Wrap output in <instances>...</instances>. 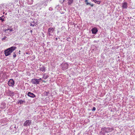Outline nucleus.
Segmentation results:
<instances>
[{"label":"nucleus","instance_id":"nucleus-11","mask_svg":"<svg viewBox=\"0 0 135 135\" xmlns=\"http://www.w3.org/2000/svg\"><path fill=\"white\" fill-rule=\"evenodd\" d=\"M25 102V100H23L21 99L18 100L17 102L18 104H22Z\"/></svg>","mask_w":135,"mask_h":135},{"label":"nucleus","instance_id":"nucleus-5","mask_svg":"<svg viewBox=\"0 0 135 135\" xmlns=\"http://www.w3.org/2000/svg\"><path fill=\"white\" fill-rule=\"evenodd\" d=\"M16 49L15 47L12 46L9 48V55L10 54V53L12 52L15 50Z\"/></svg>","mask_w":135,"mask_h":135},{"label":"nucleus","instance_id":"nucleus-33","mask_svg":"<svg viewBox=\"0 0 135 135\" xmlns=\"http://www.w3.org/2000/svg\"><path fill=\"white\" fill-rule=\"evenodd\" d=\"M45 6H46L47 5V4H45Z\"/></svg>","mask_w":135,"mask_h":135},{"label":"nucleus","instance_id":"nucleus-1","mask_svg":"<svg viewBox=\"0 0 135 135\" xmlns=\"http://www.w3.org/2000/svg\"><path fill=\"white\" fill-rule=\"evenodd\" d=\"M68 65L66 63H63L61 65L62 69L63 70H65L68 68Z\"/></svg>","mask_w":135,"mask_h":135},{"label":"nucleus","instance_id":"nucleus-7","mask_svg":"<svg viewBox=\"0 0 135 135\" xmlns=\"http://www.w3.org/2000/svg\"><path fill=\"white\" fill-rule=\"evenodd\" d=\"M14 82L13 79H10L9 80V86H14Z\"/></svg>","mask_w":135,"mask_h":135},{"label":"nucleus","instance_id":"nucleus-9","mask_svg":"<svg viewBox=\"0 0 135 135\" xmlns=\"http://www.w3.org/2000/svg\"><path fill=\"white\" fill-rule=\"evenodd\" d=\"M91 31H92V33L94 34H96L98 31L97 29L95 27L92 28Z\"/></svg>","mask_w":135,"mask_h":135},{"label":"nucleus","instance_id":"nucleus-8","mask_svg":"<svg viewBox=\"0 0 135 135\" xmlns=\"http://www.w3.org/2000/svg\"><path fill=\"white\" fill-rule=\"evenodd\" d=\"M27 95L29 97L32 98H34L36 97V95H35L33 93L29 92L28 93Z\"/></svg>","mask_w":135,"mask_h":135},{"label":"nucleus","instance_id":"nucleus-3","mask_svg":"<svg viewBox=\"0 0 135 135\" xmlns=\"http://www.w3.org/2000/svg\"><path fill=\"white\" fill-rule=\"evenodd\" d=\"M32 123L31 120H26L23 124V126H25L27 127L28 126H30Z\"/></svg>","mask_w":135,"mask_h":135},{"label":"nucleus","instance_id":"nucleus-26","mask_svg":"<svg viewBox=\"0 0 135 135\" xmlns=\"http://www.w3.org/2000/svg\"><path fill=\"white\" fill-rule=\"evenodd\" d=\"M9 31H13V30L12 29H9Z\"/></svg>","mask_w":135,"mask_h":135},{"label":"nucleus","instance_id":"nucleus-31","mask_svg":"<svg viewBox=\"0 0 135 135\" xmlns=\"http://www.w3.org/2000/svg\"><path fill=\"white\" fill-rule=\"evenodd\" d=\"M42 81H43V82H45V83L46 82L44 80H42Z\"/></svg>","mask_w":135,"mask_h":135},{"label":"nucleus","instance_id":"nucleus-21","mask_svg":"<svg viewBox=\"0 0 135 135\" xmlns=\"http://www.w3.org/2000/svg\"><path fill=\"white\" fill-rule=\"evenodd\" d=\"M14 54H13V57L14 58H15V57L16 56V54H15V52H14Z\"/></svg>","mask_w":135,"mask_h":135},{"label":"nucleus","instance_id":"nucleus-25","mask_svg":"<svg viewBox=\"0 0 135 135\" xmlns=\"http://www.w3.org/2000/svg\"><path fill=\"white\" fill-rule=\"evenodd\" d=\"M14 95V94L13 93H12V94H11V95H10V94H9V95H10V96H13Z\"/></svg>","mask_w":135,"mask_h":135},{"label":"nucleus","instance_id":"nucleus-32","mask_svg":"<svg viewBox=\"0 0 135 135\" xmlns=\"http://www.w3.org/2000/svg\"><path fill=\"white\" fill-rule=\"evenodd\" d=\"M2 38V40H3L5 38Z\"/></svg>","mask_w":135,"mask_h":135},{"label":"nucleus","instance_id":"nucleus-24","mask_svg":"<svg viewBox=\"0 0 135 135\" xmlns=\"http://www.w3.org/2000/svg\"><path fill=\"white\" fill-rule=\"evenodd\" d=\"M96 110V108L95 107H93L92 109V111H95Z\"/></svg>","mask_w":135,"mask_h":135},{"label":"nucleus","instance_id":"nucleus-6","mask_svg":"<svg viewBox=\"0 0 135 135\" xmlns=\"http://www.w3.org/2000/svg\"><path fill=\"white\" fill-rule=\"evenodd\" d=\"M73 0H64L63 2H66L69 5H71L73 2Z\"/></svg>","mask_w":135,"mask_h":135},{"label":"nucleus","instance_id":"nucleus-29","mask_svg":"<svg viewBox=\"0 0 135 135\" xmlns=\"http://www.w3.org/2000/svg\"><path fill=\"white\" fill-rule=\"evenodd\" d=\"M42 36L43 37H44L45 36L44 34V33H42Z\"/></svg>","mask_w":135,"mask_h":135},{"label":"nucleus","instance_id":"nucleus-15","mask_svg":"<svg viewBox=\"0 0 135 135\" xmlns=\"http://www.w3.org/2000/svg\"><path fill=\"white\" fill-rule=\"evenodd\" d=\"M4 54L6 56H8V48L5 50L4 51Z\"/></svg>","mask_w":135,"mask_h":135},{"label":"nucleus","instance_id":"nucleus-12","mask_svg":"<svg viewBox=\"0 0 135 135\" xmlns=\"http://www.w3.org/2000/svg\"><path fill=\"white\" fill-rule=\"evenodd\" d=\"M122 7L123 8H127V4L126 2H124L122 4Z\"/></svg>","mask_w":135,"mask_h":135},{"label":"nucleus","instance_id":"nucleus-28","mask_svg":"<svg viewBox=\"0 0 135 135\" xmlns=\"http://www.w3.org/2000/svg\"><path fill=\"white\" fill-rule=\"evenodd\" d=\"M93 1L95 3V2H97V1L96 0H94Z\"/></svg>","mask_w":135,"mask_h":135},{"label":"nucleus","instance_id":"nucleus-4","mask_svg":"<svg viewBox=\"0 0 135 135\" xmlns=\"http://www.w3.org/2000/svg\"><path fill=\"white\" fill-rule=\"evenodd\" d=\"M31 81L32 83L33 84L37 85L40 83L38 82V81L37 79L35 78L32 79Z\"/></svg>","mask_w":135,"mask_h":135},{"label":"nucleus","instance_id":"nucleus-2","mask_svg":"<svg viewBox=\"0 0 135 135\" xmlns=\"http://www.w3.org/2000/svg\"><path fill=\"white\" fill-rule=\"evenodd\" d=\"M55 28H54L51 27L49 28L48 30L47 33L49 36L51 35L53 33Z\"/></svg>","mask_w":135,"mask_h":135},{"label":"nucleus","instance_id":"nucleus-10","mask_svg":"<svg viewBox=\"0 0 135 135\" xmlns=\"http://www.w3.org/2000/svg\"><path fill=\"white\" fill-rule=\"evenodd\" d=\"M39 69L42 72H45L46 70V68L44 66H42L40 67Z\"/></svg>","mask_w":135,"mask_h":135},{"label":"nucleus","instance_id":"nucleus-23","mask_svg":"<svg viewBox=\"0 0 135 135\" xmlns=\"http://www.w3.org/2000/svg\"><path fill=\"white\" fill-rule=\"evenodd\" d=\"M37 80H38V82L40 83V82L42 80V79L41 78H40L38 79H37Z\"/></svg>","mask_w":135,"mask_h":135},{"label":"nucleus","instance_id":"nucleus-27","mask_svg":"<svg viewBox=\"0 0 135 135\" xmlns=\"http://www.w3.org/2000/svg\"><path fill=\"white\" fill-rule=\"evenodd\" d=\"M1 20L2 21H3V19L1 17H0V20Z\"/></svg>","mask_w":135,"mask_h":135},{"label":"nucleus","instance_id":"nucleus-16","mask_svg":"<svg viewBox=\"0 0 135 135\" xmlns=\"http://www.w3.org/2000/svg\"><path fill=\"white\" fill-rule=\"evenodd\" d=\"M107 128L105 127L102 128L101 129V131L104 132V133H105V131H106Z\"/></svg>","mask_w":135,"mask_h":135},{"label":"nucleus","instance_id":"nucleus-17","mask_svg":"<svg viewBox=\"0 0 135 135\" xmlns=\"http://www.w3.org/2000/svg\"><path fill=\"white\" fill-rule=\"evenodd\" d=\"M28 2V3L29 4H32L33 2V0H27Z\"/></svg>","mask_w":135,"mask_h":135},{"label":"nucleus","instance_id":"nucleus-22","mask_svg":"<svg viewBox=\"0 0 135 135\" xmlns=\"http://www.w3.org/2000/svg\"><path fill=\"white\" fill-rule=\"evenodd\" d=\"M95 3H97L98 4H99L100 3V2L99 1H97L96 2H95Z\"/></svg>","mask_w":135,"mask_h":135},{"label":"nucleus","instance_id":"nucleus-14","mask_svg":"<svg viewBox=\"0 0 135 135\" xmlns=\"http://www.w3.org/2000/svg\"><path fill=\"white\" fill-rule=\"evenodd\" d=\"M10 129H13V130H16V126L15 125L11 126L10 127Z\"/></svg>","mask_w":135,"mask_h":135},{"label":"nucleus","instance_id":"nucleus-18","mask_svg":"<svg viewBox=\"0 0 135 135\" xmlns=\"http://www.w3.org/2000/svg\"><path fill=\"white\" fill-rule=\"evenodd\" d=\"M107 131H105V133H108L110 132V128H107V130H106Z\"/></svg>","mask_w":135,"mask_h":135},{"label":"nucleus","instance_id":"nucleus-38","mask_svg":"<svg viewBox=\"0 0 135 135\" xmlns=\"http://www.w3.org/2000/svg\"><path fill=\"white\" fill-rule=\"evenodd\" d=\"M32 32V30L31 31V32Z\"/></svg>","mask_w":135,"mask_h":135},{"label":"nucleus","instance_id":"nucleus-20","mask_svg":"<svg viewBox=\"0 0 135 135\" xmlns=\"http://www.w3.org/2000/svg\"><path fill=\"white\" fill-rule=\"evenodd\" d=\"M85 2L86 3V4L87 5L90 4V3L88 2V0H85Z\"/></svg>","mask_w":135,"mask_h":135},{"label":"nucleus","instance_id":"nucleus-34","mask_svg":"<svg viewBox=\"0 0 135 135\" xmlns=\"http://www.w3.org/2000/svg\"><path fill=\"white\" fill-rule=\"evenodd\" d=\"M50 8H49V10H50V9H51Z\"/></svg>","mask_w":135,"mask_h":135},{"label":"nucleus","instance_id":"nucleus-35","mask_svg":"<svg viewBox=\"0 0 135 135\" xmlns=\"http://www.w3.org/2000/svg\"><path fill=\"white\" fill-rule=\"evenodd\" d=\"M50 8H49V10H50V9H51Z\"/></svg>","mask_w":135,"mask_h":135},{"label":"nucleus","instance_id":"nucleus-30","mask_svg":"<svg viewBox=\"0 0 135 135\" xmlns=\"http://www.w3.org/2000/svg\"><path fill=\"white\" fill-rule=\"evenodd\" d=\"M46 93L47 94H47L48 93L47 92H46Z\"/></svg>","mask_w":135,"mask_h":135},{"label":"nucleus","instance_id":"nucleus-37","mask_svg":"<svg viewBox=\"0 0 135 135\" xmlns=\"http://www.w3.org/2000/svg\"><path fill=\"white\" fill-rule=\"evenodd\" d=\"M7 84L8 85V82Z\"/></svg>","mask_w":135,"mask_h":135},{"label":"nucleus","instance_id":"nucleus-39","mask_svg":"<svg viewBox=\"0 0 135 135\" xmlns=\"http://www.w3.org/2000/svg\"><path fill=\"white\" fill-rule=\"evenodd\" d=\"M19 52H20V51H19Z\"/></svg>","mask_w":135,"mask_h":135},{"label":"nucleus","instance_id":"nucleus-19","mask_svg":"<svg viewBox=\"0 0 135 135\" xmlns=\"http://www.w3.org/2000/svg\"><path fill=\"white\" fill-rule=\"evenodd\" d=\"M35 24L33 22H32V23H31L30 26H35Z\"/></svg>","mask_w":135,"mask_h":135},{"label":"nucleus","instance_id":"nucleus-36","mask_svg":"<svg viewBox=\"0 0 135 135\" xmlns=\"http://www.w3.org/2000/svg\"><path fill=\"white\" fill-rule=\"evenodd\" d=\"M56 40H57V38H56Z\"/></svg>","mask_w":135,"mask_h":135},{"label":"nucleus","instance_id":"nucleus-13","mask_svg":"<svg viewBox=\"0 0 135 135\" xmlns=\"http://www.w3.org/2000/svg\"><path fill=\"white\" fill-rule=\"evenodd\" d=\"M48 77L49 76L46 74L45 73L43 74V78L44 79H47Z\"/></svg>","mask_w":135,"mask_h":135}]
</instances>
